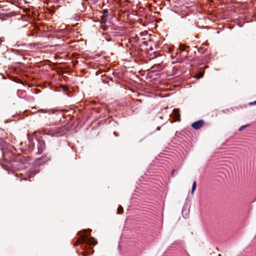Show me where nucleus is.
<instances>
[{"label": "nucleus", "instance_id": "nucleus-1", "mask_svg": "<svg viewBox=\"0 0 256 256\" xmlns=\"http://www.w3.org/2000/svg\"><path fill=\"white\" fill-rule=\"evenodd\" d=\"M3 156L5 159L9 158L12 161L20 162L24 164L26 160V158L22 156L20 154H15L13 152L8 150L3 152Z\"/></svg>", "mask_w": 256, "mask_h": 256}, {"label": "nucleus", "instance_id": "nucleus-2", "mask_svg": "<svg viewBox=\"0 0 256 256\" xmlns=\"http://www.w3.org/2000/svg\"><path fill=\"white\" fill-rule=\"evenodd\" d=\"M79 241L81 242H84V243H86V244L88 246L96 245L97 244L94 238H88L87 236L85 235H82Z\"/></svg>", "mask_w": 256, "mask_h": 256}, {"label": "nucleus", "instance_id": "nucleus-3", "mask_svg": "<svg viewBox=\"0 0 256 256\" xmlns=\"http://www.w3.org/2000/svg\"><path fill=\"white\" fill-rule=\"evenodd\" d=\"M204 121L202 120H200L193 122L191 126L194 130H199L204 125Z\"/></svg>", "mask_w": 256, "mask_h": 256}, {"label": "nucleus", "instance_id": "nucleus-4", "mask_svg": "<svg viewBox=\"0 0 256 256\" xmlns=\"http://www.w3.org/2000/svg\"><path fill=\"white\" fill-rule=\"evenodd\" d=\"M172 116L174 121H180V114L179 110L177 108L174 109L172 111Z\"/></svg>", "mask_w": 256, "mask_h": 256}, {"label": "nucleus", "instance_id": "nucleus-5", "mask_svg": "<svg viewBox=\"0 0 256 256\" xmlns=\"http://www.w3.org/2000/svg\"><path fill=\"white\" fill-rule=\"evenodd\" d=\"M38 153L40 154L42 153V151L45 148V144L43 140L38 141Z\"/></svg>", "mask_w": 256, "mask_h": 256}, {"label": "nucleus", "instance_id": "nucleus-6", "mask_svg": "<svg viewBox=\"0 0 256 256\" xmlns=\"http://www.w3.org/2000/svg\"><path fill=\"white\" fill-rule=\"evenodd\" d=\"M36 173V172L34 170H32V171H30V172H26V176L30 178L34 177V175Z\"/></svg>", "mask_w": 256, "mask_h": 256}, {"label": "nucleus", "instance_id": "nucleus-7", "mask_svg": "<svg viewBox=\"0 0 256 256\" xmlns=\"http://www.w3.org/2000/svg\"><path fill=\"white\" fill-rule=\"evenodd\" d=\"M189 46H184V44H181L179 46V50L180 51H184L186 50V48H188Z\"/></svg>", "mask_w": 256, "mask_h": 256}, {"label": "nucleus", "instance_id": "nucleus-8", "mask_svg": "<svg viewBox=\"0 0 256 256\" xmlns=\"http://www.w3.org/2000/svg\"><path fill=\"white\" fill-rule=\"evenodd\" d=\"M109 80H110V78L107 76H104L102 78V82L104 83V82L108 83Z\"/></svg>", "mask_w": 256, "mask_h": 256}, {"label": "nucleus", "instance_id": "nucleus-9", "mask_svg": "<svg viewBox=\"0 0 256 256\" xmlns=\"http://www.w3.org/2000/svg\"><path fill=\"white\" fill-rule=\"evenodd\" d=\"M196 187V182L194 181V182L192 186V194H193L194 193V192L195 191Z\"/></svg>", "mask_w": 256, "mask_h": 256}, {"label": "nucleus", "instance_id": "nucleus-10", "mask_svg": "<svg viewBox=\"0 0 256 256\" xmlns=\"http://www.w3.org/2000/svg\"><path fill=\"white\" fill-rule=\"evenodd\" d=\"M124 212V210H123V208L122 206H119L118 208V210H117V213L118 214H122Z\"/></svg>", "mask_w": 256, "mask_h": 256}, {"label": "nucleus", "instance_id": "nucleus-11", "mask_svg": "<svg viewBox=\"0 0 256 256\" xmlns=\"http://www.w3.org/2000/svg\"><path fill=\"white\" fill-rule=\"evenodd\" d=\"M103 16L102 17V18L103 19L104 18L108 16V12L106 10H104L102 11Z\"/></svg>", "mask_w": 256, "mask_h": 256}, {"label": "nucleus", "instance_id": "nucleus-12", "mask_svg": "<svg viewBox=\"0 0 256 256\" xmlns=\"http://www.w3.org/2000/svg\"><path fill=\"white\" fill-rule=\"evenodd\" d=\"M80 238H78L77 240V241L76 242V243L74 244V246H77L79 244H83L84 243V242H80L79 241L80 239Z\"/></svg>", "mask_w": 256, "mask_h": 256}, {"label": "nucleus", "instance_id": "nucleus-13", "mask_svg": "<svg viewBox=\"0 0 256 256\" xmlns=\"http://www.w3.org/2000/svg\"><path fill=\"white\" fill-rule=\"evenodd\" d=\"M248 125H244L241 126L240 128L238 130L239 131H242L244 128H245Z\"/></svg>", "mask_w": 256, "mask_h": 256}, {"label": "nucleus", "instance_id": "nucleus-14", "mask_svg": "<svg viewBox=\"0 0 256 256\" xmlns=\"http://www.w3.org/2000/svg\"><path fill=\"white\" fill-rule=\"evenodd\" d=\"M28 140L30 141V142H32V140H33V138L32 136H29L28 135Z\"/></svg>", "mask_w": 256, "mask_h": 256}, {"label": "nucleus", "instance_id": "nucleus-15", "mask_svg": "<svg viewBox=\"0 0 256 256\" xmlns=\"http://www.w3.org/2000/svg\"><path fill=\"white\" fill-rule=\"evenodd\" d=\"M4 41V38H0V46L2 44V43Z\"/></svg>", "mask_w": 256, "mask_h": 256}, {"label": "nucleus", "instance_id": "nucleus-16", "mask_svg": "<svg viewBox=\"0 0 256 256\" xmlns=\"http://www.w3.org/2000/svg\"><path fill=\"white\" fill-rule=\"evenodd\" d=\"M38 112H46L47 111L45 110L41 109L38 111Z\"/></svg>", "mask_w": 256, "mask_h": 256}, {"label": "nucleus", "instance_id": "nucleus-17", "mask_svg": "<svg viewBox=\"0 0 256 256\" xmlns=\"http://www.w3.org/2000/svg\"><path fill=\"white\" fill-rule=\"evenodd\" d=\"M202 76H203V74L200 72L198 74V78H200L202 77Z\"/></svg>", "mask_w": 256, "mask_h": 256}, {"label": "nucleus", "instance_id": "nucleus-18", "mask_svg": "<svg viewBox=\"0 0 256 256\" xmlns=\"http://www.w3.org/2000/svg\"><path fill=\"white\" fill-rule=\"evenodd\" d=\"M250 105H254V104L256 105V100H255V101H254L253 102H250Z\"/></svg>", "mask_w": 256, "mask_h": 256}, {"label": "nucleus", "instance_id": "nucleus-19", "mask_svg": "<svg viewBox=\"0 0 256 256\" xmlns=\"http://www.w3.org/2000/svg\"><path fill=\"white\" fill-rule=\"evenodd\" d=\"M34 144H32V142H30V145L29 146L32 149L34 148Z\"/></svg>", "mask_w": 256, "mask_h": 256}, {"label": "nucleus", "instance_id": "nucleus-20", "mask_svg": "<svg viewBox=\"0 0 256 256\" xmlns=\"http://www.w3.org/2000/svg\"><path fill=\"white\" fill-rule=\"evenodd\" d=\"M82 255L83 256H88V254L86 252H82Z\"/></svg>", "mask_w": 256, "mask_h": 256}, {"label": "nucleus", "instance_id": "nucleus-21", "mask_svg": "<svg viewBox=\"0 0 256 256\" xmlns=\"http://www.w3.org/2000/svg\"><path fill=\"white\" fill-rule=\"evenodd\" d=\"M84 232H86V230H84Z\"/></svg>", "mask_w": 256, "mask_h": 256}, {"label": "nucleus", "instance_id": "nucleus-22", "mask_svg": "<svg viewBox=\"0 0 256 256\" xmlns=\"http://www.w3.org/2000/svg\"><path fill=\"white\" fill-rule=\"evenodd\" d=\"M91 230H90V229H89V230H88V231H89V232H91Z\"/></svg>", "mask_w": 256, "mask_h": 256}]
</instances>
